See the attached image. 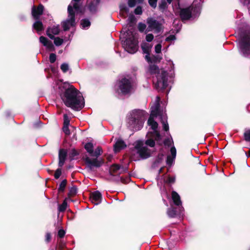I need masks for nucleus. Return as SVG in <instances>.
I'll return each mask as SVG.
<instances>
[{
    "label": "nucleus",
    "mask_w": 250,
    "mask_h": 250,
    "mask_svg": "<svg viewBox=\"0 0 250 250\" xmlns=\"http://www.w3.org/2000/svg\"><path fill=\"white\" fill-rule=\"evenodd\" d=\"M159 97H156V100L154 105L151 107V113L147 121V125L150 127V130L147 134V139L144 143L142 141H137L134 143V150L139 155L142 159H146L151 156L152 151L147 146L150 147H154L155 141L159 145H162V137L158 130V125L154 121V118L157 116H160L161 122L163 124V129L167 131L169 129L168 125L167 122V117L163 110L161 111L159 109Z\"/></svg>",
    "instance_id": "f257e3e1"
},
{
    "label": "nucleus",
    "mask_w": 250,
    "mask_h": 250,
    "mask_svg": "<svg viewBox=\"0 0 250 250\" xmlns=\"http://www.w3.org/2000/svg\"><path fill=\"white\" fill-rule=\"evenodd\" d=\"M59 93L65 105L73 109L80 110L84 104L82 93L73 85L67 83L61 84Z\"/></svg>",
    "instance_id": "f03ea898"
},
{
    "label": "nucleus",
    "mask_w": 250,
    "mask_h": 250,
    "mask_svg": "<svg viewBox=\"0 0 250 250\" xmlns=\"http://www.w3.org/2000/svg\"><path fill=\"white\" fill-rule=\"evenodd\" d=\"M136 20L133 16L127 19V28L124 27L121 32L120 40L125 50L130 54H134L138 49V41L134 27Z\"/></svg>",
    "instance_id": "7ed1b4c3"
},
{
    "label": "nucleus",
    "mask_w": 250,
    "mask_h": 250,
    "mask_svg": "<svg viewBox=\"0 0 250 250\" xmlns=\"http://www.w3.org/2000/svg\"><path fill=\"white\" fill-rule=\"evenodd\" d=\"M148 72L155 75L153 78V83L158 91L165 89L168 86V74L164 69H159L155 64H151L148 68Z\"/></svg>",
    "instance_id": "20e7f679"
},
{
    "label": "nucleus",
    "mask_w": 250,
    "mask_h": 250,
    "mask_svg": "<svg viewBox=\"0 0 250 250\" xmlns=\"http://www.w3.org/2000/svg\"><path fill=\"white\" fill-rule=\"evenodd\" d=\"M146 115L145 111L140 109L133 110L127 117V127L133 131L140 130L143 127Z\"/></svg>",
    "instance_id": "39448f33"
},
{
    "label": "nucleus",
    "mask_w": 250,
    "mask_h": 250,
    "mask_svg": "<svg viewBox=\"0 0 250 250\" xmlns=\"http://www.w3.org/2000/svg\"><path fill=\"white\" fill-rule=\"evenodd\" d=\"M81 0H72L71 3L68 5L67 10L68 13V19L62 23L63 30L66 31L70 27L75 25V13L73 9L79 12L80 9V1Z\"/></svg>",
    "instance_id": "423d86ee"
},
{
    "label": "nucleus",
    "mask_w": 250,
    "mask_h": 250,
    "mask_svg": "<svg viewBox=\"0 0 250 250\" xmlns=\"http://www.w3.org/2000/svg\"><path fill=\"white\" fill-rule=\"evenodd\" d=\"M115 89L118 93L124 95L130 93L133 89L131 79L128 77L122 78L117 82Z\"/></svg>",
    "instance_id": "0eeeda50"
},
{
    "label": "nucleus",
    "mask_w": 250,
    "mask_h": 250,
    "mask_svg": "<svg viewBox=\"0 0 250 250\" xmlns=\"http://www.w3.org/2000/svg\"><path fill=\"white\" fill-rule=\"evenodd\" d=\"M200 10L199 5H196L193 3L188 7L181 9L180 16L183 21L187 20L190 18L194 19L199 16Z\"/></svg>",
    "instance_id": "6e6552de"
},
{
    "label": "nucleus",
    "mask_w": 250,
    "mask_h": 250,
    "mask_svg": "<svg viewBox=\"0 0 250 250\" xmlns=\"http://www.w3.org/2000/svg\"><path fill=\"white\" fill-rule=\"evenodd\" d=\"M102 150L100 147H98L92 153L91 156L96 157V158L91 159L88 156L84 158L85 163L90 171H92L94 167H100L103 162L101 159H98L97 157L102 154Z\"/></svg>",
    "instance_id": "1a4fd4ad"
},
{
    "label": "nucleus",
    "mask_w": 250,
    "mask_h": 250,
    "mask_svg": "<svg viewBox=\"0 0 250 250\" xmlns=\"http://www.w3.org/2000/svg\"><path fill=\"white\" fill-rule=\"evenodd\" d=\"M240 53L245 57H250V31H248L241 38L239 42Z\"/></svg>",
    "instance_id": "9d476101"
},
{
    "label": "nucleus",
    "mask_w": 250,
    "mask_h": 250,
    "mask_svg": "<svg viewBox=\"0 0 250 250\" xmlns=\"http://www.w3.org/2000/svg\"><path fill=\"white\" fill-rule=\"evenodd\" d=\"M44 7L42 4H40L37 7L33 6L32 9V15L36 21L33 24V28L39 33L43 30V25L41 21H39V18L42 15Z\"/></svg>",
    "instance_id": "9b49d317"
},
{
    "label": "nucleus",
    "mask_w": 250,
    "mask_h": 250,
    "mask_svg": "<svg viewBox=\"0 0 250 250\" xmlns=\"http://www.w3.org/2000/svg\"><path fill=\"white\" fill-rule=\"evenodd\" d=\"M146 22L148 25L146 32L153 31L155 33H159L163 29L162 23L154 18H148Z\"/></svg>",
    "instance_id": "f8f14e48"
},
{
    "label": "nucleus",
    "mask_w": 250,
    "mask_h": 250,
    "mask_svg": "<svg viewBox=\"0 0 250 250\" xmlns=\"http://www.w3.org/2000/svg\"><path fill=\"white\" fill-rule=\"evenodd\" d=\"M178 208L171 207L168 208L167 210V214L170 218H175L178 216L180 217L183 215V208L178 207V211H177Z\"/></svg>",
    "instance_id": "ddd939ff"
},
{
    "label": "nucleus",
    "mask_w": 250,
    "mask_h": 250,
    "mask_svg": "<svg viewBox=\"0 0 250 250\" xmlns=\"http://www.w3.org/2000/svg\"><path fill=\"white\" fill-rule=\"evenodd\" d=\"M127 171L126 167H121L119 165H113L109 168V173L111 175H117Z\"/></svg>",
    "instance_id": "4468645a"
},
{
    "label": "nucleus",
    "mask_w": 250,
    "mask_h": 250,
    "mask_svg": "<svg viewBox=\"0 0 250 250\" xmlns=\"http://www.w3.org/2000/svg\"><path fill=\"white\" fill-rule=\"evenodd\" d=\"M152 45L146 42H143L141 44V48L144 54H146L145 59L148 62H151L149 56Z\"/></svg>",
    "instance_id": "2eb2a0df"
},
{
    "label": "nucleus",
    "mask_w": 250,
    "mask_h": 250,
    "mask_svg": "<svg viewBox=\"0 0 250 250\" xmlns=\"http://www.w3.org/2000/svg\"><path fill=\"white\" fill-rule=\"evenodd\" d=\"M90 199L93 204L98 205L102 201V194L99 191H96L92 192L90 195Z\"/></svg>",
    "instance_id": "dca6fc26"
},
{
    "label": "nucleus",
    "mask_w": 250,
    "mask_h": 250,
    "mask_svg": "<svg viewBox=\"0 0 250 250\" xmlns=\"http://www.w3.org/2000/svg\"><path fill=\"white\" fill-rule=\"evenodd\" d=\"M40 42L49 51H54V47L51 41L43 36L40 37Z\"/></svg>",
    "instance_id": "f3484780"
},
{
    "label": "nucleus",
    "mask_w": 250,
    "mask_h": 250,
    "mask_svg": "<svg viewBox=\"0 0 250 250\" xmlns=\"http://www.w3.org/2000/svg\"><path fill=\"white\" fill-rule=\"evenodd\" d=\"M171 155H168L167 158V164L169 166H171L174 162L176 156V149L173 146L170 148Z\"/></svg>",
    "instance_id": "a211bd4d"
},
{
    "label": "nucleus",
    "mask_w": 250,
    "mask_h": 250,
    "mask_svg": "<svg viewBox=\"0 0 250 250\" xmlns=\"http://www.w3.org/2000/svg\"><path fill=\"white\" fill-rule=\"evenodd\" d=\"M60 32V28L58 25H54L48 28L46 33L47 36L51 39H54V35H58Z\"/></svg>",
    "instance_id": "6ab92c4d"
},
{
    "label": "nucleus",
    "mask_w": 250,
    "mask_h": 250,
    "mask_svg": "<svg viewBox=\"0 0 250 250\" xmlns=\"http://www.w3.org/2000/svg\"><path fill=\"white\" fill-rule=\"evenodd\" d=\"M67 151L64 149H61L59 152V166L60 167H62L66 160L67 156Z\"/></svg>",
    "instance_id": "aec40b11"
},
{
    "label": "nucleus",
    "mask_w": 250,
    "mask_h": 250,
    "mask_svg": "<svg viewBox=\"0 0 250 250\" xmlns=\"http://www.w3.org/2000/svg\"><path fill=\"white\" fill-rule=\"evenodd\" d=\"M125 142L120 139L118 140L114 146V150L115 152L120 151L121 149L125 147Z\"/></svg>",
    "instance_id": "412c9836"
},
{
    "label": "nucleus",
    "mask_w": 250,
    "mask_h": 250,
    "mask_svg": "<svg viewBox=\"0 0 250 250\" xmlns=\"http://www.w3.org/2000/svg\"><path fill=\"white\" fill-rule=\"evenodd\" d=\"M91 1L88 5V9L91 12H95L100 0H90Z\"/></svg>",
    "instance_id": "4be33fe9"
},
{
    "label": "nucleus",
    "mask_w": 250,
    "mask_h": 250,
    "mask_svg": "<svg viewBox=\"0 0 250 250\" xmlns=\"http://www.w3.org/2000/svg\"><path fill=\"white\" fill-rule=\"evenodd\" d=\"M171 195L174 204L177 206L181 205L182 203L179 195L176 191H173Z\"/></svg>",
    "instance_id": "5701e85b"
},
{
    "label": "nucleus",
    "mask_w": 250,
    "mask_h": 250,
    "mask_svg": "<svg viewBox=\"0 0 250 250\" xmlns=\"http://www.w3.org/2000/svg\"><path fill=\"white\" fill-rule=\"evenodd\" d=\"M67 200L72 201V200L70 199L65 198L62 204L59 205L58 210L59 212H63L66 210L67 207Z\"/></svg>",
    "instance_id": "b1692460"
},
{
    "label": "nucleus",
    "mask_w": 250,
    "mask_h": 250,
    "mask_svg": "<svg viewBox=\"0 0 250 250\" xmlns=\"http://www.w3.org/2000/svg\"><path fill=\"white\" fill-rule=\"evenodd\" d=\"M93 145L91 143H87L84 145V148L86 150L87 152L91 155L93 152Z\"/></svg>",
    "instance_id": "393cba45"
},
{
    "label": "nucleus",
    "mask_w": 250,
    "mask_h": 250,
    "mask_svg": "<svg viewBox=\"0 0 250 250\" xmlns=\"http://www.w3.org/2000/svg\"><path fill=\"white\" fill-rule=\"evenodd\" d=\"M81 25L83 29H86L90 25V22L88 19H83L81 21Z\"/></svg>",
    "instance_id": "a878e982"
},
{
    "label": "nucleus",
    "mask_w": 250,
    "mask_h": 250,
    "mask_svg": "<svg viewBox=\"0 0 250 250\" xmlns=\"http://www.w3.org/2000/svg\"><path fill=\"white\" fill-rule=\"evenodd\" d=\"M167 7L166 0H161L159 4V8L160 10L164 11Z\"/></svg>",
    "instance_id": "bb28decb"
},
{
    "label": "nucleus",
    "mask_w": 250,
    "mask_h": 250,
    "mask_svg": "<svg viewBox=\"0 0 250 250\" xmlns=\"http://www.w3.org/2000/svg\"><path fill=\"white\" fill-rule=\"evenodd\" d=\"M164 158V155L163 154H159L158 155L157 159L155 161V162L153 163V166L154 167H157L159 164H160L162 161L163 160Z\"/></svg>",
    "instance_id": "cd10ccee"
},
{
    "label": "nucleus",
    "mask_w": 250,
    "mask_h": 250,
    "mask_svg": "<svg viewBox=\"0 0 250 250\" xmlns=\"http://www.w3.org/2000/svg\"><path fill=\"white\" fill-rule=\"evenodd\" d=\"M66 183H67V181L65 179L63 180L62 181V182L61 183V184L59 185V187L58 188V190L59 191L62 192L64 191V190L65 188L66 185Z\"/></svg>",
    "instance_id": "c85d7f7f"
},
{
    "label": "nucleus",
    "mask_w": 250,
    "mask_h": 250,
    "mask_svg": "<svg viewBox=\"0 0 250 250\" xmlns=\"http://www.w3.org/2000/svg\"><path fill=\"white\" fill-rule=\"evenodd\" d=\"M78 155V152L75 149H72L71 150L69 153V156L71 160H73L74 159L75 157Z\"/></svg>",
    "instance_id": "c756f323"
},
{
    "label": "nucleus",
    "mask_w": 250,
    "mask_h": 250,
    "mask_svg": "<svg viewBox=\"0 0 250 250\" xmlns=\"http://www.w3.org/2000/svg\"><path fill=\"white\" fill-rule=\"evenodd\" d=\"M53 39H54V44L56 46H60V45H62L63 42V39H61L59 37H56V38L54 37Z\"/></svg>",
    "instance_id": "7c9ffc66"
},
{
    "label": "nucleus",
    "mask_w": 250,
    "mask_h": 250,
    "mask_svg": "<svg viewBox=\"0 0 250 250\" xmlns=\"http://www.w3.org/2000/svg\"><path fill=\"white\" fill-rule=\"evenodd\" d=\"M77 192V188L75 186L71 187L69 191V195L73 196L76 194Z\"/></svg>",
    "instance_id": "2f4dec72"
},
{
    "label": "nucleus",
    "mask_w": 250,
    "mask_h": 250,
    "mask_svg": "<svg viewBox=\"0 0 250 250\" xmlns=\"http://www.w3.org/2000/svg\"><path fill=\"white\" fill-rule=\"evenodd\" d=\"M70 119L67 114L63 115V125L69 126Z\"/></svg>",
    "instance_id": "473e14b6"
},
{
    "label": "nucleus",
    "mask_w": 250,
    "mask_h": 250,
    "mask_svg": "<svg viewBox=\"0 0 250 250\" xmlns=\"http://www.w3.org/2000/svg\"><path fill=\"white\" fill-rule=\"evenodd\" d=\"M138 29L141 32H144L146 28V25L142 22H139L138 23Z\"/></svg>",
    "instance_id": "72a5a7b5"
},
{
    "label": "nucleus",
    "mask_w": 250,
    "mask_h": 250,
    "mask_svg": "<svg viewBox=\"0 0 250 250\" xmlns=\"http://www.w3.org/2000/svg\"><path fill=\"white\" fill-rule=\"evenodd\" d=\"M245 140L247 142L250 141V130H246L244 134Z\"/></svg>",
    "instance_id": "f704fd0d"
},
{
    "label": "nucleus",
    "mask_w": 250,
    "mask_h": 250,
    "mask_svg": "<svg viewBox=\"0 0 250 250\" xmlns=\"http://www.w3.org/2000/svg\"><path fill=\"white\" fill-rule=\"evenodd\" d=\"M61 69L63 73H66L69 69V66L66 63H63L61 66Z\"/></svg>",
    "instance_id": "c9c22d12"
},
{
    "label": "nucleus",
    "mask_w": 250,
    "mask_h": 250,
    "mask_svg": "<svg viewBox=\"0 0 250 250\" xmlns=\"http://www.w3.org/2000/svg\"><path fill=\"white\" fill-rule=\"evenodd\" d=\"M154 39V36L152 34H148L146 36V42H149L152 41Z\"/></svg>",
    "instance_id": "e433bc0d"
},
{
    "label": "nucleus",
    "mask_w": 250,
    "mask_h": 250,
    "mask_svg": "<svg viewBox=\"0 0 250 250\" xmlns=\"http://www.w3.org/2000/svg\"><path fill=\"white\" fill-rule=\"evenodd\" d=\"M62 174V170L61 168H58L54 174V177L56 179H58L60 178V176Z\"/></svg>",
    "instance_id": "4c0bfd02"
},
{
    "label": "nucleus",
    "mask_w": 250,
    "mask_h": 250,
    "mask_svg": "<svg viewBox=\"0 0 250 250\" xmlns=\"http://www.w3.org/2000/svg\"><path fill=\"white\" fill-rule=\"evenodd\" d=\"M56 60V55L54 53H51L49 56V61L51 63H54Z\"/></svg>",
    "instance_id": "58836bf2"
},
{
    "label": "nucleus",
    "mask_w": 250,
    "mask_h": 250,
    "mask_svg": "<svg viewBox=\"0 0 250 250\" xmlns=\"http://www.w3.org/2000/svg\"><path fill=\"white\" fill-rule=\"evenodd\" d=\"M158 0H148L149 5L153 8L156 7Z\"/></svg>",
    "instance_id": "ea45409f"
},
{
    "label": "nucleus",
    "mask_w": 250,
    "mask_h": 250,
    "mask_svg": "<svg viewBox=\"0 0 250 250\" xmlns=\"http://www.w3.org/2000/svg\"><path fill=\"white\" fill-rule=\"evenodd\" d=\"M162 45L161 43H158L155 46V51L156 53H160L161 52Z\"/></svg>",
    "instance_id": "a19ab883"
},
{
    "label": "nucleus",
    "mask_w": 250,
    "mask_h": 250,
    "mask_svg": "<svg viewBox=\"0 0 250 250\" xmlns=\"http://www.w3.org/2000/svg\"><path fill=\"white\" fill-rule=\"evenodd\" d=\"M134 13L136 15H141L142 13V7L140 6H137L134 10Z\"/></svg>",
    "instance_id": "79ce46f5"
},
{
    "label": "nucleus",
    "mask_w": 250,
    "mask_h": 250,
    "mask_svg": "<svg viewBox=\"0 0 250 250\" xmlns=\"http://www.w3.org/2000/svg\"><path fill=\"white\" fill-rule=\"evenodd\" d=\"M175 40H176L175 36L174 35H170L166 38V41L170 42V41H173Z\"/></svg>",
    "instance_id": "37998d69"
},
{
    "label": "nucleus",
    "mask_w": 250,
    "mask_h": 250,
    "mask_svg": "<svg viewBox=\"0 0 250 250\" xmlns=\"http://www.w3.org/2000/svg\"><path fill=\"white\" fill-rule=\"evenodd\" d=\"M62 129H63V131L64 132V133L66 135L70 134V131L69 129L68 126L63 125Z\"/></svg>",
    "instance_id": "c03bdc74"
},
{
    "label": "nucleus",
    "mask_w": 250,
    "mask_h": 250,
    "mask_svg": "<svg viewBox=\"0 0 250 250\" xmlns=\"http://www.w3.org/2000/svg\"><path fill=\"white\" fill-rule=\"evenodd\" d=\"M173 143V141L172 140H170V139H166L164 142V144L165 146H171V144Z\"/></svg>",
    "instance_id": "a18cd8bd"
},
{
    "label": "nucleus",
    "mask_w": 250,
    "mask_h": 250,
    "mask_svg": "<svg viewBox=\"0 0 250 250\" xmlns=\"http://www.w3.org/2000/svg\"><path fill=\"white\" fill-rule=\"evenodd\" d=\"M136 4V0H128V5L130 7H134Z\"/></svg>",
    "instance_id": "49530a36"
},
{
    "label": "nucleus",
    "mask_w": 250,
    "mask_h": 250,
    "mask_svg": "<svg viewBox=\"0 0 250 250\" xmlns=\"http://www.w3.org/2000/svg\"><path fill=\"white\" fill-rule=\"evenodd\" d=\"M65 232L63 229H60L58 231V236L60 238H62L65 235Z\"/></svg>",
    "instance_id": "de8ad7c7"
},
{
    "label": "nucleus",
    "mask_w": 250,
    "mask_h": 250,
    "mask_svg": "<svg viewBox=\"0 0 250 250\" xmlns=\"http://www.w3.org/2000/svg\"><path fill=\"white\" fill-rule=\"evenodd\" d=\"M175 181V178L172 177H169L167 179V182L169 183H173Z\"/></svg>",
    "instance_id": "09e8293b"
},
{
    "label": "nucleus",
    "mask_w": 250,
    "mask_h": 250,
    "mask_svg": "<svg viewBox=\"0 0 250 250\" xmlns=\"http://www.w3.org/2000/svg\"><path fill=\"white\" fill-rule=\"evenodd\" d=\"M46 241L48 242L50 241V240L51 239V235L50 234V233H46Z\"/></svg>",
    "instance_id": "8fccbe9b"
},
{
    "label": "nucleus",
    "mask_w": 250,
    "mask_h": 250,
    "mask_svg": "<svg viewBox=\"0 0 250 250\" xmlns=\"http://www.w3.org/2000/svg\"><path fill=\"white\" fill-rule=\"evenodd\" d=\"M249 0H244L243 4L245 5L248 6L249 5Z\"/></svg>",
    "instance_id": "3c124183"
},
{
    "label": "nucleus",
    "mask_w": 250,
    "mask_h": 250,
    "mask_svg": "<svg viewBox=\"0 0 250 250\" xmlns=\"http://www.w3.org/2000/svg\"><path fill=\"white\" fill-rule=\"evenodd\" d=\"M169 63H170V65H172V66H171V69H172V70H173V69H174V64H173V62H171V61H170V62H169Z\"/></svg>",
    "instance_id": "603ef678"
},
{
    "label": "nucleus",
    "mask_w": 250,
    "mask_h": 250,
    "mask_svg": "<svg viewBox=\"0 0 250 250\" xmlns=\"http://www.w3.org/2000/svg\"><path fill=\"white\" fill-rule=\"evenodd\" d=\"M166 1L168 3L170 4L173 0H166Z\"/></svg>",
    "instance_id": "864d4df0"
},
{
    "label": "nucleus",
    "mask_w": 250,
    "mask_h": 250,
    "mask_svg": "<svg viewBox=\"0 0 250 250\" xmlns=\"http://www.w3.org/2000/svg\"><path fill=\"white\" fill-rule=\"evenodd\" d=\"M163 168H161L159 170V173H161L162 172Z\"/></svg>",
    "instance_id": "5fc2aeb1"
},
{
    "label": "nucleus",
    "mask_w": 250,
    "mask_h": 250,
    "mask_svg": "<svg viewBox=\"0 0 250 250\" xmlns=\"http://www.w3.org/2000/svg\"><path fill=\"white\" fill-rule=\"evenodd\" d=\"M139 3H142L144 1V0H137Z\"/></svg>",
    "instance_id": "6e6d98bb"
},
{
    "label": "nucleus",
    "mask_w": 250,
    "mask_h": 250,
    "mask_svg": "<svg viewBox=\"0 0 250 250\" xmlns=\"http://www.w3.org/2000/svg\"><path fill=\"white\" fill-rule=\"evenodd\" d=\"M248 156H249V157H250V151H249V155H248Z\"/></svg>",
    "instance_id": "4d7b16f0"
}]
</instances>
